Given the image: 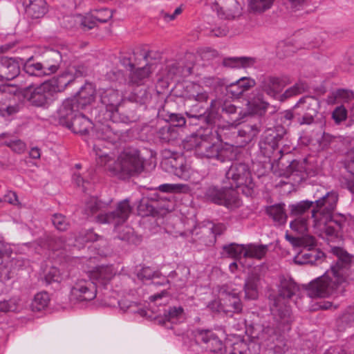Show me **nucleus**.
<instances>
[{"label":"nucleus","mask_w":354,"mask_h":354,"mask_svg":"<svg viewBox=\"0 0 354 354\" xmlns=\"http://www.w3.org/2000/svg\"><path fill=\"white\" fill-rule=\"evenodd\" d=\"M41 62L46 73L49 75L56 73L59 69L62 55L59 51L50 49L44 53Z\"/></svg>","instance_id":"nucleus-28"},{"label":"nucleus","mask_w":354,"mask_h":354,"mask_svg":"<svg viewBox=\"0 0 354 354\" xmlns=\"http://www.w3.org/2000/svg\"><path fill=\"white\" fill-rule=\"evenodd\" d=\"M263 325L260 324H254L247 330V333H250L252 338L250 342H253L260 348V344L265 342V336L263 335Z\"/></svg>","instance_id":"nucleus-50"},{"label":"nucleus","mask_w":354,"mask_h":354,"mask_svg":"<svg viewBox=\"0 0 354 354\" xmlns=\"http://www.w3.org/2000/svg\"><path fill=\"white\" fill-rule=\"evenodd\" d=\"M71 294L79 301H91L96 297L97 288L90 279H79L73 286Z\"/></svg>","instance_id":"nucleus-15"},{"label":"nucleus","mask_w":354,"mask_h":354,"mask_svg":"<svg viewBox=\"0 0 354 354\" xmlns=\"http://www.w3.org/2000/svg\"><path fill=\"white\" fill-rule=\"evenodd\" d=\"M53 86L44 82L37 87L28 86L24 90L22 97L26 99L32 105L43 106L52 100Z\"/></svg>","instance_id":"nucleus-12"},{"label":"nucleus","mask_w":354,"mask_h":354,"mask_svg":"<svg viewBox=\"0 0 354 354\" xmlns=\"http://www.w3.org/2000/svg\"><path fill=\"white\" fill-rule=\"evenodd\" d=\"M205 103H198L197 101L184 100V108L185 114L189 118H196L198 120L212 124L215 122V115L212 113L205 115Z\"/></svg>","instance_id":"nucleus-16"},{"label":"nucleus","mask_w":354,"mask_h":354,"mask_svg":"<svg viewBox=\"0 0 354 354\" xmlns=\"http://www.w3.org/2000/svg\"><path fill=\"white\" fill-rule=\"evenodd\" d=\"M205 131V134L196 136L190 140L196 154L201 158L214 159L221 162L232 160L234 154L232 149L223 147L216 141V131L214 133L212 129H206Z\"/></svg>","instance_id":"nucleus-2"},{"label":"nucleus","mask_w":354,"mask_h":354,"mask_svg":"<svg viewBox=\"0 0 354 354\" xmlns=\"http://www.w3.org/2000/svg\"><path fill=\"white\" fill-rule=\"evenodd\" d=\"M64 22L74 23L83 31L89 30L95 26V22L91 17H84L81 15L67 17L64 19Z\"/></svg>","instance_id":"nucleus-42"},{"label":"nucleus","mask_w":354,"mask_h":354,"mask_svg":"<svg viewBox=\"0 0 354 354\" xmlns=\"http://www.w3.org/2000/svg\"><path fill=\"white\" fill-rule=\"evenodd\" d=\"M260 279V276L257 273H251L248 275L244 284L245 299L252 300L257 299Z\"/></svg>","instance_id":"nucleus-34"},{"label":"nucleus","mask_w":354,"mask_h":354,"mask_svg":"<svg viewBox=\"0 0 354 354\" xmlns=\"http://www.w3.org/2000/svg\"><path fill=\"white\" fill-rule=\"evenodd\" d=\"M107 205L108 203L102 202L96 197L91 196L86 201L84 211L87 216H93L103 211Z\"/></svg>","instance_id":"nucleus-39"},{"label":"nucleus","mask_w":354,"mask_h":354,"mask_svg":"<svg viewBox=\"0 0 354 354\" xmlns=\"http://www.w3.org/2000/svg\"><path fill=\"white\" fill-rule=\"evenodd\" d=\"M247 350L248 351V354L259 353V346L257 345L253 342L247 344L246 342L242 340L234 344L233 350L229 354H245Z\"/></svg>","instance_id":"nucleus-43"},{"label":"nucleus","mask_w":354,"mask_h":354,"mask_svg":"<svg viewBox=\"0 0 354 354\" xmlns=\"http://www.w3.org/2000/svg\"><path fill=\"white\" fill-rule=\"evenodd\" d=\"M351 218V215L338 214L333 216L332 214L330 223L337 228L339 232H346V229L348 228V220Z\"/></svg>","instance_id":"nucleus-59"},{"label":"nucleus","mask_w":354,"mask_h":354,"mask_svg":"<svg viewBox=\"0 0 354 354\" xmlns=\"http://www.w3.org/2000/svg\"><path fill=\"white\" fill-rule=\"evenodd\" d=\"M24 106V100L17 86H0V116H10L19 112Z\"/></svg>","instance_id":"nucleus-5"},{"label":"nucleus","mask_w":354,"mask_h":354,"mask_svg":"<svg viewBox=\"0 0 354 354\" xmlns=\"http://www.w3.org/2000/svg\"><path fill=\"white\" fill-rule=\"evenodd\" d=\"M98 95L101 103L106 106L109 116L118 111V106L122 100V97L118 91L113 88H100Z\"/></svg>","instance_id":"nucleus-20"},{"label":"nucleus","mask_w":354,"mask_h":354,"mask_svg":"<svg viewBox=\"0 0 354 354\" xmlns=\"http://www.w3.org/2000/svg\"><path fill=\"white\" fill-rule=\"evenodd\" d=\"M270 104L264 99L262 91L257 88L254 90L247 100V109L250 114L263 115L266 113Z\"/></svg>","instance_id":"nucleus-21"},{"label":"nucleus","mask_w":354,"mask_h":354,"mask_svg":"<svg viewBox=\"0 0 354 354\" xmlns=\"http://www.w3.org/2000/svg\"><path fill=\"white\" fill-rule=\"evenodd\" d=\"M217 108H221L222 112L229 115L235 113L237 109L236 106L231 102L227 101L223 102L220 98L212 100L210 103L211 113H213V111Z\"/></svg>","instance_id":"nucleus-49"},{"label":"nucleus","mask_w":354,"mask_h":354,"mask_svg":"<svg viewBox=\"0 0 354 354\" xmlns=\"http://www.w3.org/2000/svg\"><path fill=\"white\" fill-rule=\"evenodd\" d=\"M319 100L311 95L299 99L295 104L297 123L299 125H311L318 122Z\"/></svg>","instance_id":"nucleus-6"},{"label":"nucleus","mask_w":354,"mask_h":354,"mask_svg":"<svg viewBox=\"0 0 354 354\" xmlns=\"http://www.w3.org/2000/svg\"><path fill=\"white\" fill-rule=\"evenodd\" d=\"M225 177L232 180L230 184L232 189L243 186L250 191L254 187L251 171L248 165L245 163H233L226 172Z\"/></svg>","instance_id":"nucleus-9"},{"label":"nucleus","mask_w":354,"mask_h":354,"mask_svg":"<svg viewBox=\"0 0 354 354\" xmlns=\"http://www.w3.org/2000/svg\"><path fill=\"white\" fill-rule=\"evenodd\" d=\"M52 222L57 230L65 231L69 227V222L65 216L61 214H55L53 216Z\"/></svg>","instance_id":"nucleus-63"},{"label":"nucleus","mask_w":354,"mask_h":354,"mask_svg":"<svg viewBox=\"0 0 354 354\" xmlns=\"http://www.w3.org/2000/svg\"><path fill=\"white\" fill-rule=\"evenodd\" d=\"M274 0H250L249 6L252 10L263 12L270 9Z\"/></svg>","instance_id":"nucleus-61"},{"label":"nucleus","mask_w":354,"mask_h":354,"mask_svg":"<svg viewBox=\"0 0 354 354\" xmlns=\"http://www.w3.org/2000/svg\"><path fill=\"white\" fill-rule=\"evenodd\" d=\"M267 213L277 225H283L286 221L287 215L284 209V204L270 206L267 209Z\"/></svg>","instance_id":"nucleus-40"},{"label":"nucleus","mask_w":354,"mask_h":354,"mask_svg":"<svg viewBox=\"0 0 354 354\" xmlns=\"http://www.w3.org/2000/svg\"><path fill=\"white\" fill-rule=\"evenodd\" d=\"M131 98L136 103L145 104L150 100L151 95L146 88H137L134 91Z\"/></svg>","instance_id":"nucleus-62"},{"label":"nucleus","mask_w":354,"mask_h":354,"mask_svg":"<svg viewBox=\"0 0 354 354\" xmlns=\"http://www.w3.org/2000/svg\"><path fill=\"white\" fill-rule=\"evenodd\" d=\"M256 82L254 79L247 77H242L225 87H221L220 89L232 98H239L243 93L250 88L254 87Z\"/></svg>","instance_id":"nucleus-19"},{"label":"nucleus","mask_w":354,"mask_h":354,"mask_svg":"<svg viewBox=\"0 0 354 354\" xmlns=\"http://www.w3.org/2000/svg\"><path fill=\"white\" fill-rule=\"evenodd\" d=\"M286 134V129L281 125H277L272 129H268L263 133L259 146L264 156L270 157L275 150L278 149L279 144Z\"/></svg>","instance_id":"nucleus-13"},{"label":"nucleus","mask_w":354,"mask_h":354,"mask_svg":"<svg viewBox=\"0 0 354 354\" xmlns=\"http://www.w3.org/2000/svg\"><path fill=\"white\" fill-rule=\"evenodd\" d=\"M178 128L171 126L170 124H166V125L160 128L156 133L157 138L163 143L174 141L178 139Z\"/></svg>","instance_id":"nucleus-37"},{"label":"nucleus","mask_w":354,"mask_h":354,"mask_svg":"<svg viewBox=\"0 0 354 354\" xmlns=\"http://www.w3.org/2000/svg\"><path fill=\"white\" fill-rule=\"evenodd\" d=\"M95 98V89L91 84L83 86L77 94L73 97L81 109L91 104Z\"/></svg>","instance_id":"nucleus-32"},{"label":"nucleus","mask_w":354,"mask_h":354,"mask_svg":"<svg viewBox=\"0 0 354 354\" xmlns=\"http://www.w3.org/2000/svg\"><path fill=\"white\" fill-rule=\"evenodd\" d=\"M192 66L183 67L178 63L168 66V77L172 79L174 76L187 77L192 74Z\"/></svg>","instance_id":"nucleus-51"},{"label":"nucleus","mask_w":354,"mask_h":354,"mask_svg":"<svg viewBox=\"0 0 354 354\" xmlns=\"http://www.w3.org/2000/svg\"><path fill=\"white\" fill-rule=\"evenodd\" d=\"M44 246L52 250H58L64 248L66 239L63 236L53 234H46L44 238Z\"/></svg>","instance_id":"nucleus-46"},{"label":"nucleus","mask_w":354,"mask_h":354,"mask_svg":"<svg viewBox=\"0 0 354 354\" xmlns=\"http://www.w3.org/2000/svg\"><path fill=\"white\" fill-rule=\"evenodd\" d=\"M254 59L251 57H227L223 60V65L230 68H246L252 66Z\"/></svg>","instance_id":"nucleus-41"},{"label":"nucleus","mask_w":354,"mask_h":354,"mask_svg":"<svg viewBox=\"0 0 354 354\" xmlns=\"http://www.w3.org/2000/svg\"><path fill=\"white\" fill-rule=\"evenodd\" d=\"M193 334L196 343L206 351L218 353L222 351L223 343L212 330L198 328Z\"/></svg>","instance_id":"nucleus-14"},{"label":"nucleus","mask_w":354,"mask_h":354,"mask_svg":"<svg viewBox=\"0 0 354 354\" xmlns=\"http://www.w3.org/2000/svg\"><path fill=\"white\" fill-rule=\"evenodd\" d=\"M204 197L207 201L227 208H236L241 205L237 192L231 187L210 186L206 189Z\"/></svg>","instance_id":"nucleus-7"},{"label":"nucleus","mask_w":354,"mask_h":354,"mask_svg":"<svg viewBox=\"0 0 354 354\" xmlns=\"http://www.w3.org/2000/svg\"><path fill=\"white\" fill-rule=\"evenodd\" d=\"M109 147L104 145L103 143L100 142H95L93 145V151L95 153V156L99 158L98 163L101 165H106L111 160L109 156Z\"/></svg>","instance_id":"nucleus-47"},{"label":"nucleus","mask_w":354,"mask_h":354,"mask_svg":"<svg viewBox=\"0 0 354 354\" xmlns=\"http://www.w3.org/2000/svg\"><path fill=\"white\" fill-rule=\"evenodd\" d=\"M307 88L308 86L306 82L299 81L291 87L287 88L283 94L280 95L279 100L284 101L290 97L299 95L304 93Z\"/></svg>","instance_id":"nucleus-48"},{"label":"nucleus","mask_w":354,"mask_h":354,"mask_svg":"<svg viewBox=\"0 0 354 354\" xmlns=\"http://www.w3.org/2000/svg\"><path fill=\"white\" fill-rule=\"evenodd\" d=\"M109 307H116L118 306L121 310L123 312L129 311L131 313L138 312L136 308V304L134 302L130 301L126 299H121L120 301H109L106 303Z\"/></svg>","instance_id":"nucleus-58"},{"label":"nucleus","mask_w":354,"mask_h":354,"mask_svg":"<svg viewBox=\"0 0 354 354\" xmlns=\"http://www.w3.org/2000/svg\"><path fill=\"white\" fill-rule=\"evenodd\" d=\"M50 301L48 294L46 292L37 293L32 303L33 310L40 311L46 308Z\"/></svg>","instance_id":"nucleus-56"},{"label":"nucleus","mask_w":354,"mask_h":354,"mask_svg":"<svg viewBox=\"0 0 354 354\" xmlns=\"http://www.w3.org/2000/svg\"><path fill=\"white\" fill-rule=\"evenodd\" d=\"M161 166L167 171L172 173L179 178H183L187 176L185 160L178 153L169 160L162 161Z\"/></svg>","instance_id":"nucleus-26"},{"label":"nucleus","mask_w":354,"mask_h":354,"mask_svg":"<svg viewBox=\"0 0 354 354\" xmlns=\"http://www.w3.org/2000/svg\"><path fill=\"white\" fill-rule=\"evenodd\" d=\"M223 249L227 257L233 259H238L241 257L242 254H244L245 246L236 243H231L227 245H224Z\"/></svg>","instance_id":"nucleus-55"},{"label":"nucleus","mask_w":354,"mask_h":354,"mask_svg":"<svg viewBox=\"0 0 354 354\" xmlns=\"http://www.w3.org/2000/svg\"><path fill=\"white\" fill-rule=\"evenodd\" d=\"M115 274L112 266H100L95 268L89 272V279L95 282L97 288L102 287L104 289H108V286Z\"/></svg>","instance_id":"nucleus-17"},{"label":"nucleus","mask_w":354,"mask_h":354,"mask_svg":"<svg viewBox=\"0 0 354 354\" xmlns=\"http://www.w3.org/2000/svg\"><path fill=\"white\" fill-rule=\"evenodd\" d=\"M108 169L120 178L140 174L144 169V160L136 149L128 148L122 151L117 160L108 165Z\"/></svg>","instance_id":"nucleus-3"},{"label":"nucleus","mask_w":354,"mask_h":354,"mask_svg":"<svg viewBox=\"0 0 354 354\" xmlns=\"http://www.w3.org/2000/svg\"><path fill=\"white\" fill-rule=\"evenodd\" d=\"M24 71L32 76L48 75L44 70L42 62H35L32 57L28 59L24 63Z\"/></svg>","instance_id":"nucleus-38"},{"label":"nucleus","mask_w":354,"mask_h":354,"mask_svg":"<svg viewBox=\"0 0 354 354\" xmlns=\"http://www.w3.org/2000/svg\"><path fill=\"white\" fill-rule=\"evenodd\" d=\"M185 318V312L182 306H169L165 309L163 315L155 317V322L160 325H165L166 322L177 323Z\"/></svg>","instance_id":"nucleus-29"},{"label":"nucleus","mask_w":354,"mask_h":354,"mask_svg":"<svg viewBox=\"0 0 354 354\" xmlns=\"http://www.w3.org/2000/svg\"><path fill=\"white\" fill-rule=\"evenodd\" d=\"M338 195L335 192H327L324 196L316 200L312 209L311 219H317L319 222H326L331 219V215L336 208Z\"/></svg>","instance_id":"nucleus-8"},{"label":"nucleus","mask_w":354,"mask_h":354,"mask_svg":"<svg viewBox=\"0 0 354 354\" xmlns=\"http://www.w3.org/2000/svg\"><path fill=\"white\" fill-rule=\"evenodd\" d=\"M184 98L194 102L197 101L198 103H207L209 95L199 84L190 83L186 86Z\"/></svg>","instance_id":"nucleus-31"},{"label":"nucleus","mask_w":354,"mask_h":354,"mask_svg":"<svg viewBox=\"0 0 354 354\" xmlns=\"http://www.w3.org/2000/svg\"><path fill=\"white\" fill-rule=\"evenodd\" d=\"M150 73V68L148 65L138 68L134 71L132 70L129 74L130 82L140 84L142 80L149 77Z\"/></svg>","instance_id":"nucleus-53"},{"label":"nucleus","mask_w":354,"mask_h":354,"mask_svg":"<svg viewBox=\"0 0 354 354\" xmlns=\"http://www.w3.org/2000/svg\"><path fill=\"white\" fill-rule=\"evenodd\" d=\"M331 251L337 257L336 263L322 276L308 285L307 293L310 297H328L343 291L342 285L345 281L351 266L352 256L339 247L332 248Z\"/></svg>","instance_id":"nucleus-1"},{"label":"nucleus","mask_w":354,"mask_h":354,"mask_svg":"<svg viewBox=\"0 0 354 354\" xmlns=\"http://www.w3.org/2000/svg\"><path fill=\"white\" fill-rule=\"evenodd\" d=\"M270 310L278 330L282 333L289 331L294 317L287 301L274 299Z\"/></svg>","instance_id":"nucleus-11"},{"label":"nucleus","mask_w":354,"mask_h":354,"mask_svg":"<svg viewBox=\"0 0 354 354\" xmlns=\"http://www.w3.org/2000/svg\"><path fill=\"white\" fill-rule=\"evenodd\" d=\"M314 202L310 201H303L297 204L290 205L291 214L298 216H306L305 214L311 207L313 208Z\"/></svg>","instance_id":"nucleus-54"},{"label":"nucleus","mask_w":354,"mask_h":354,"mask_svg":"<svg viewBox=\"0 0 354 354\" xmlns=\"http://www.w3.org/2000/svg\"><path fill=\"white\" fill-rule=\"evenodd\" d=\"M189 274V268L186 267H182L178 268L176 271L171 272L169 275L171 278H174V281H173L174 285L177 288H183L187 281L188 275Z\"/></svg>","instance_id":"nucleus-45"},{"label":"nucleus","mask_w":354,"mask_h":354,"mask_svg":"<svg viewBox=\"0 0 354 354\" xmlns=\"http://www.w3.org/2000/svg\"><path fill=\"white\" fill-rule=\"evenodd\" d=\"M20 299L13 297L8 300L0 301V312L8 313L17 311L19 306Z\"/></svg>","instance_id":"nucleus-60"},{"label":"nucleus","mask_w":354,"mask_h":354,"mask_svg":"<svg viewBox=\"0 0 354 354\" xmlns=\"http://www.w3.org/2000/svg\"><path fill=\"white\" fill-rule=\"evenodd\" d=\"M20 73L19 62L11 57H0V81L14 80Z\"/></svg>","instance_id":"nucleus-22"},{"label":"nucleus","mask_w":354,"mask_h":354,"mask_svg":"<svg viewBox=\"0 0 354 354\" xmlns=\"http://www.w3.org/2000/svg\"><path fill=\"white\" fill-rule=\"evenodd\" d=\"M64 126L71 129L75 133L86 135L93 128V123L84 115L80 113L77 116H74L72 120H69L68 124Z\"/></svg>","instance_id":"nucleus-30"},{"label":"nucleus","mask_w":354,"mask_h":354,"mask_svg":"<svg viewBox=\"0 0 354 354\" xmlns=\"http://www.w3.org/2000/svg\"><path fill=\"white\" fill-rule=\"evenodd\" d=\"M268 250L266 245L250 244L245 246L244 257L261 259L266 254Z\"/></svg>","instance_id":"nucleus-44"},{"label":"nucleus","mask_w":354,"mask_h":354,"mask_svg":"<svg viewBox=\"0 0 354 354\" xmlns=\"http://www.w3.org/2000/svg\"><path fill=\"white\" fill-rule=\"evenodd\" d=\"M259 124L245 123L242 124L237 131V136L241 138V144L245 145L255 138L261 131Z\"/></svg>","instance_id":"nucleus-33"},{"label":"nucleus","mask_w":354,"mask_h":354,"mask_svg":"<svg viewBox=\"0 0 354 354\" xmlns=\"http://www.w3.org/2000/svg\"><path fill=\"white\" fill-rule=\"evenodd\" d=\"M221 309L224 313H240L242 310V303L237 294L228 295L221 299Z\"/></svg>","instance_id":"nucleus-36"},{"label":"nucleus","mask_w":354,"mask_h":354,"mask_svg":"<svg viewBox=\"0 0 354 354\" xmlns=\"http://www.w3.org/2000/svg\"><path fill=\"white\" fill-rule=\"evenodd\" d=\"M120 133L113 127L109 124H100L95 127V136L97 140L103 143L106 142L108 145H113V143L118 138Z\"/></svg>","instance_id":"nucleus-27"},{"label":"nucleus","mask_w":354,"mask_h":354,"mask_svg":"<svg viewBox=\"0 0 354 354\" xmlns=\"http://www.w3.org/2000/svg\"><path fill=\"white\" fill-rule=\"evenodd\" d=\"M214 9L221 19H231L240 14V6L236 0H220Z\"/></svg>","instance_id":"nucleus-24"},{"label":"nucleus","mask_w":354,"mask_h":354,"mask_svg":"<svg viewBox=\"0 0 354 354\" xmlns=\"http://www.w3.org/2000/svg\"><path fill=\"white\" fill-rule=\"evenodd\" d=\"M278 295L274 299L286 301L295 295L299 290L297 283L290 277L280 276L277 285Z\"/></svg>","instance_id":"nucleus-25"},{"label":"nucleus","mask_w":354,"mask_h":354,"mask_svg":"<svg viewBox=\"0 0 354 354\" xmlns=\"http://www.w3.org/2000/svg\"><path fill=\"white\" fill-rule=\"evenodd\" d=\"M344 165L348 172L354 175V147L347 151Z\"/></svg>","instance_id":"nucleus-64"},{"label":"nucleus","mask_w":354,"mask_h":354,"mask_svg":"<svg viewBox=\"0 0 354 354\" xmlns=\"http://www.w3.org/2000/svg\"><path fill=\"white\" fill-rule=\"evenodd\" d=\"M313 227L321 232H324L328 236H337L339 230L330 223V221L326 222H319L317 219H312Z\"/></svg>","instance_id":"nucleus-52"},{"label":"nucleus","mask_w":354,"mask_h":354,"mask_svg":"<svg viewBox=\"0 0 354 354\" xmlns=\"http://www.w3.org/2000/svg\"><path fill=\"white\" fill-rule=\"evenodd\" d=\"M82 109L75 100L68 98L64 100L57 111L58 120L62 125L68 124L69 120H72L74 116H77Z\"/></svg>","instance_id":"nucleus-23"},{"label":"nucleus","mask_w":354,"mask_h":354,"mask_svg":"<svg viewBox=\"0 0 354 354\" xmlns=\"http://www.w3.org/2000/svg\"><path fill=\"white\" fill-rule=\"evenodd\" d=\"M26 15L32 19H39L48 12V6L45 0H30L25 5Z\"/></svg>","instance_id":"nucleus-35"},{"label":"nucleus","mask_w":354,"mask_h":354,"mask_svg":"<svg viewBox=\"0 0 354 354\" xmlns=\"http://www.w3.org/2000/svg\"><path fill=\"white\" fill-rule=\"evenodd\" d=\"M259 86L261 91L274 100H279V93L285 86V84L279 77L266 75L261 77Z\"/></svg>","instance_id":"nucleus-18"},{"label":"nucleus","mask_w":354,"mask_h":354,"mask_svg":"<svg viewBox=\"0 0 354 354\" xmlns=\"http://www.w3.org/2000/svg\"><path fill=\"white\" fill-rule=\"evenodd\" d=\"M309 218L308 216H298L290 224V228L299 234L304 236L308 230V222Z\"/></svg>","instance_id":"nucleus-57"},{"label":"nucleus","mask_w":354,"mask_h":354,"mask_svg":"<svg viewBox=\"0 0 354 354\" xmlns=\"http://www.w3.org/2000/svg\"><path fill=\"white\" fill-rule=\"evenodd\" d=\"M132 207L127 199L119 202L115 210L107 213H100L95 217V221L102 224L108 223L115 227L124 224L131 213Z\"/></svg>","instance_id":"nucleus-10"},{"label":"nucleus","mask_w":354,"mask_h":354,"mask_svg":"<svg viewBox=\"0 0 354 354\" xmlns=\"http://www.w3.org/2000/svg\"><path fill=\"white\" fill-rule=\"evenodd\" d=\"M286 239L295 247H303L306 250L301 251L295 258L297 264L317 265L322 262L324 254L319 250L315 249L316 246L315 238L311 235L293 236L286 235Z\"/></svg>","instance_id":"nucleus-4"}]
</instances>
